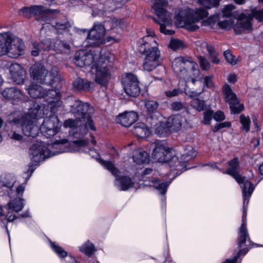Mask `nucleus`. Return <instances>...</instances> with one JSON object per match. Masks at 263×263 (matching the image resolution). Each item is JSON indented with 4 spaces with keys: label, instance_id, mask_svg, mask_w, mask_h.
<instances>
[{
    "label": "nucleus",
    "instance_id": "18",
    "mask_svg": "<svg viewBox=\"0 0 263 263\" xmlns=\"http://www.w3.org/2000/svg\"><path fill=\"white\" fill-rule=\"evenodd\" d=\"M239 162L238 158L235 157L227 162V169L223 173L232 176L235 180L241 185L242 192L243 187L246 182H251L246 179V177H242L239 174Z\"/></svg>",
    "mask_w": 263,
    "mask_h": 263
},
{
    "label": "nucleus",
    "instance_id": "17",
    "mask_svg": "<svg viewBox=\"0 0 263 263\" xmlns=\"http://www.w3.org/2000/svg\"><path fill=\"white\" fill-rule=\"evenodd\" d=\"M222 92L225 101L229 105L231 112L238 114L243 110V104H240L236 95L233 91L228 84H225L222 87Z\"/></svg>",
    "mask_w": 263,
    "mask_h": 263
},
{
    "label": "nucleus",
    "instance_id": "56",
    "mask_svg": "<svg viewBox=\"0 0 263 263\" xmlns=\"http://www.w3.org/2000/svg\"><path fill=\"white\" fill-rule=\"evenodd\" d=\"M218 26L222 29H229L232 25V22L229 20H224L218 22Z\"/></svg>",
    "mask_w": 263,
    "mask_h": 263
},
{
    "label": "nucleus",
    "instance_id": "27",
    "mask_svg": "<svg viewBox=\"0 0 263 263\" xmlns=\"http://www.w3.org/2000/svg\"><path fill=\"white\" fill-rule=\"evenodd\" d=\"M133 158L134 161L138 164L148 163L149 156L147 152L142 148H139L134 152Z\"/></svg>",
    "mask_w": 263,
    "mask_h": 263
},
{
    "label": "nucleus",
    "instance_id": "2",
    "mask_svg": "<svg viewBox=\"0 0 263 263\" xmlns=\"http://www.w3.org/2000/svg\"><path fill=\"white\" fill-rule=\"evenodd\" d=\"M25 89L30 97L34 99L44 98L48 105H45V108L50 109L51 113L54 114L58 111L62 106V102L60 100V93L57 89H49L48 91L44 89L42 86L35 84L33 82L29 86H26ZM38 104L35 105L34 107Z\"/></svg>",
    "mask_w": 263,
    "mask_h": 263
},
{
    "label": "nucleus",
    "instance_id": "10",
    "mask_svg": "<svg viewBox=\"0 0 263 263\" xmlns=\"http://www.w3.org/2000/svg\"><path fill=\"white\" fill-rule=\"evenodd\" d=\"M58 152L52 153L46 147L45 144L41 141L33 143L30 147L29 154L32 162L38 163L45 159L53 156Z\"/></svg>",
    "mask_w": 263,
    "mask_h": 263
},
{
    "label": "nucleus",
    "instance_id": "13",
    "mask_svg": "<svg viewBox=\"0 0 263 263\" xmlns=\"http://www.w3.org/2000/svg\"><path fill=\"white\" fill-rule=\"evenodd\" d=\"M70 111L76 117L75 120L91 119L93 108L88 103L79 100L73 101L70 105Z\"/></svg>",
    "mask_w": 263,
    "mask_h": 263
},
{
    "label": "nucleus",
    "instance_id": "50",
    "mask_svg": "<svg viewBox=\"0 0 263 263\" xmlns=\"http://www.w3.org/2000/svg\"><path fill=\"white\" fill-rule=\"evenodd\" d=\"M251 15L259 22L263 21V9L260 10L254 9L251 12Z\"/></svg>",
    "mask_w": 263,
    "mask_h": 263
},
{
    "label": "nucleus",
    "instance_id": "45",
    "mask_svg": "<svg viewBox=\"0 0 263 263\" xmlns=\"http://www.w3.org/2000/svg\"><path fill=\"white\" fill-rule=\"evenodd\" d=\"M153 185L161 194H165L169 184L166 182L160 183L158 180H155Z\"/></svg>",
    "mask_w": 263,
    "mask_h": 263
},
{
    "label": "nucleus",
    "instance_id": "53",
    "mask_svg": "<svg viewBox=\"0 0 263 263\" xmlns=\"http://www.w3.org/2000/svg\"><path fill=\"white\" fill-rule=\"evenodd\" d=\"M224 57L226 60L229 63L235 65L237 63V60L235 57H234L229 51H226L224 52Z\"/></svg>",
    "mask_w": 263,
    "mask_h": 263
},
{
    "label": "nucleus",
    "instance_id": "26",
    "mask_svg": "<svg viewBox=\"0 0 263 263\" xmlns=\"http://www.w3.org/2000/svg\"><path fill=\"white\" fill-rule=\"evenodd\" d=\"M2 95L7 100H20L23 97L21 90L15 87L6 88L2 91Z\"/></svg>",
    "mask_w": 263,
    "mask_h": 263
},
{
    "label": "nucleus",
    "instance_id": "25",
    "mask_svg": "<svg viewBox=\"0 0 263 263\" xmlns=\"http://www.w3.org/2000/svg\"><path fill=\"white\" fill-rule=\"evenodd\" d=\"M54 50L57 53L68 55L71 52V46L70 44L61 40H55L53 42Z\"/></svg>",
    "mask_w": 263,
    "mask_h": 263
},
{
    "label": "nucleus",
    "instance_id": "52",
    "mask_svg": "<svg viewBox=\"0 0 263 263\" xmlns=\"http://www.w3.org/2000/svg\"><path fill=\"white\" fill-rule=\"evenodd\" d=\"M172 68L176 73L181 72V59L178 58L175 59L172 63Z\"/></svg>",
    "mask_w": 263,
    "mask_h": 263
},
{
    "label": "nucleus",
    "instance_id": "4",
    "mask_svg": "<svg viewBox=\"0 0 263 263\" xmlns=\"http://www.w3.org/2000/svg\"><path fill=\"white\" fill-rule=\"evenodd\" d=\"M24 47L20 38L12 37L8 33L0 34V56L7 54L12 58H17L22 54Z\"/></svg>",
    "mask_w": 263,
    "mask_h": 263
},
{
    "label": "nucleus",
    "instance_id": "40",
    "mask_svg": "<svg viewBox=\"0 0 263 263\" xmlns=\"http://www.w3.org/2000/svg\"><path fill=\"white\" fill-rule=\"evenodd\" d=\"M80 251L88 256L92 255L95 251V246L89 241L86 242L80 248Z\"/></svg>",
    "mask_w": 263,
    "mask_h": 263
},
{
    "label": "nucleus",
    "instance_id": "32",
    "mask_svg": "<svg viewBox=\"0 0 263 263\" xmlns=\"http://www.w3.org/2000/svg\"><path fill=\"white\" fill-rule=\"evenodd\" d=\"M153 124H154V122L152 123V125H153ZM154 126L155 127V133L160 137H166L172 132L168 125L163 123L157 125L156 128V123H155Z\"/></svg>",
    "mask_w": 263,
    "mask_h": 263
},
{
    "label": "nucleus",
    "instance_id": "61",
    "mask_svg": "<svg viewBox=\"0 0 263 263\" xmlns=\"http://www.w3.org/2000/svg\"><path fill=\"white\" fill-rule=\"evenodd\" d=\"M213 118L216 121H221L225 119V116L223 112L217 111L215 113L213 112Z\"/></svg>",
    "mask_w": 263,
    "mask_h": 263
},
{
    "label": "nucleus",
    "instance_id": "58",
    "mask_svg": "<svg viewBox=\"0 0 263 263\" xmlns=\"http://www.w3.org/2000/svg\"><path fill=\"white\" fill-rule=\"evenodd\" d=\"M212 79V76H206L204 78L200 79V82H201L203 81L204 86L208 88H210L213 86Z\"/></svg>",
    "mask_w": 263,
    "mask_h": 263
},
{
    "label": "nucleus",
    "instance_id": "21",
    "mask_svg": "<svg viewBox=\"0 0 263 263\" xmlns=\"http://www.w3.org/2000/svg\"><path fill=\"white\" fill-rule=\"evenodd\" d=\"M93 60L94 57L92 53L85 51H80L76 53L73 61L76 65L82 67L90 65Z\"/></svg>",
    "mask_w": 263,
    "mask_h": 263
},
{
    "label": "nucleus",
    "instance_id": "1",
    "mask_svg": "<svg viewBox=\"0 0 263 263\" xmlns=\"http://www.w3.org/2000/svg\"><path fill=\"white\" fill-rule=\"evenodd\" d=\"M45 105H37L28 110L27 114H22L18 111L14 112L8 115L7 121L10 123L18 126L20 125L24 135L35 137L39 133V127L35 123L36 119L44 117L47 115L49 110L45 108Z\"/></svg>",
    "mask_w": 263,
    "mask_h": 263
},
{
    "label": "nucleus",
    "instance_id": "46",
    "mask_svg": "<svg viewBox=\"0 0 263 263\" xmlns=\"http://www.w3.org/2000/svg\"><path fill=\"white\" fill-rule=\"evenodd\" d=\"M154 4L152 7V8L154 10L155 13H156V7L158 10L161 11L162 10H165L163 7L167 5V2L165 0H153Z\"/></svg>",
    "mask_w": 263,
    "mask_h": 263
},
{
    "label": "nucleus",
    "instance_id": "60",
    "mask_svg": "<svg viewBox=\"0 0 263 263\" xmlns=\"http://www.w3.org/2000/svg\"><path fill=\"white\" fill-rule=\"evenodd\" d=\"M174 20L176 26L178 28L181 27V10L179 9L175 11Z\"/></svg>",
    "mask_w": 263,
    "mask_h": 263
},
{
    "label": "nucleus",
    "instance_id": "24",
    "mask_svg": "<svg viewBox=\"0 0 263 263\" xmlns=\"http://www.w3.org/2000/svg\"><path fill=\"white\" fill-rule=\"evenodd\" d=\"M53 43L50 39L43 40L41 43L34 42L31 54L33 56H37L42 51H47L51 49L52 44Z\"/></svg>",
    "mask_w": 263,
    "mask_h": 263
},
{
    "label": "nucleus",
    "instance_id": "9",
    "mask_svg": "<svg viewBox=\"0 0 263 263\" xmlns=\"http://www.w3.org/2000/svg\"><path fill=\"white\" fill-rule=\"evenodd\" d=\"M63 125L69 127V133L76 138H81L87 133L89 129L95 130L96 127L92 119L74 120L69 119L65 121Z\"/></svg>",
    "mask_w": 263,
    "mask_h": 263
},
{
    "label": "nucleus",
    "instance_id": "33",
    "mask_svg": "<svg viewBox=\"0 0 263 263\" xmlns=\"http://www.w3.org/2000/svg\"><path fill=\"white\" fill-rule=\"evenodd\" d=\"M147 35L140 39L139 42L140 46L144 45V44H146L147 42L151 44L150 47L153 46H156L157 44L156 40L154 38V35H155L154 32L151 29H147Z\"/></svg>",
    "mask_w": 263,
    "mask_h": 263
},
{
    "label": "nucleus",
    "instance_id": "20",
    "mask_svg": "<svg viewBox=\"0 0 263 263\" xmlns=\"http://www.w3.org/2000/svg\"><path fill=\"white\" fill-rule=\"evenodd\" d=\"M10 79L16 84H23L25 78V71L18 64H12L10 67Z\"/></svg>",
    "mask_w": 263,
    "mask_h": 263
},
{
    "label": "nucleus",
    "instance_id": "28",
    "mask_svg": "<svg viewBox=\"0 0 263 263\" xmlns=\"http://www.w3.org/2000/svg\"><path fill=\"white\" fill-rule=\"evenodd\" d=\"M132 133L139 138H145L149 133L148 127L143 123L136 124L132 129Z\"/></svg>",
    "mask_w": 263,
    "mask_h": 263
},
{
    "label": "nucleus",
    "instance_id": "12",
    "mask_svg": "<svg viewBox=\"0 0 263 263\" xmlns=\"http://www.w3.org/2000/svg\"><path fill=\"white\" fill-rule=\"evenodd\" d=\"M100 162L104 167L109 171L113 175L116 177L115 184L119 190L126 191L133 186L134 183L129 177L127 176L118 177L119 172L115 167L112 163L103 160H100Z\"/></svg>",
    "mask_w": 263,
    "mask_h": 263
},
{
    "label": "nucleus",
    "instance_id": "39",
    "mask_svg": "<svg viewBox=\"0 0 263 263\" xmlns=\"http://www.w3.org/2000/svg\"><path fill=\"white\" fill-rule=\"evenodd\" d=\"M191 105L199 111L204 110L206 108L205 102L197 98L192 99Z\"/></svg>",
    "mask_w": 263,
    "mask_h": 263
},
{
    "label": "nucleus",
    "instance_id": "64",
    "mask_svg": "<svg viewBox=\"0 0 263 263\" xmlns=\"http://www.w3.org/2000/svg\"><path fill=\"white\" fill-rule=\"evenodd\" d=\"M172 108L174 111H178L181 109V103L178 102H174L171 104Z\"/></svg>",
    "mask_w": 263,
    "mask_h": 263
},
{
    "label": "nucleus",
    "instance_id": "8",
    "mask_svg": "<svg viewBox=\"0 0 263 263\" xmlns=\"http://www.w3.org/2000/svg\"><path fill=\"white\" fill-rule=\"evenodd\" d=\"M150 46L151 44L146 42L144 45L139 47V51L145 55L143 68L147 71L153 70L162 62L160 51L157 47L155 46Z\"/></svg>",
    "mask_w": 263,
    "mask_h": 263
},
{
    "label": "nucleus",
    "instance_id": "3",
    "mask_svg": "<svg viewBox=\"0 0 263 263\" xmlns=\"http://www.w3.org/2000/svg\"><path fill=\"white\" fill-rule=\"evenodd\" d=\"M30 73L34 82L52 87H57L61 80L57 67H52L48 72L43 64L37 63L31 67Z\"/></svg>",
    "mask_w": 263,
    "mask_h": 263
},
{
    "label": "nucleus",
    "instance_id": "15",
    "mask_svg": "<svg viewBox=\"0 0 263 263\" xmlns=\"http://www.w3.org/2000/svg\"><path fill=\"white\" fill-rule=\"evenodd\" d=\"M62 123L57 116L50 115L44 119L40 130L41 134L47 138H50L55 135L60 130Z\"/></svg>",
    "mask_w": 263,
    "mask_h": 263
},
{
    "label": "nucleus",
    "instance_id": "63",
    "mask_svg": "<svg viewBox=\"0 0 263 263\" xmlns=\"http://www.w3.org/2000/svg\"><path fill=\"white\" fill-rule=\"evenodd\" d=\"M10 138L13 140L17 141H22L23 137L21 134L14 131L10 135Z\"/></svg>",
    "mask_w": 263,
    "mask_h": 263
},
{
    "label": "nucleus",
    "instance_id": "38",
    "mask_svg": "<svg viewBox=\"0 0 263 263\" xmlns=\"http://www.w3.org/2000/svg\"><path fill=\"white\" fill-rule=\"evenodd\" d=\"M52 25L53 27L60 32H61L63 30L68 29L70 27L69 23L66 20L53 22Z\"/></svg>",
    "mask_w": 263,
    "mask_h": 263
},
{
    "label": "nucleus",
    "instance_id": "51",
    "mask_svg": "<svg viewBox=\"0 0 263 263\" xmlns=\"http://www.w3.org/2000/svg\"><path fill=\"white\" fill-rule=\"evenodd\" d=\"M198 59L200 66L203 70H207L209 69L210 64L204 57L200 56Z\"/></svg>",
    "mask_w": 263,
    "mask_h": 263
},
{
    "label": "nucleus",
    "instance_id": "16",
    "mask_svg": "<svg viewBox=\"0 0 263 263\" xmlns=\"http://www.w3.org/2000/svg\"><path fill=\"white\" fill-rule=\"evenodd\" d=\"M122 84L125 92L129 96L136 97L140 92L137 77L133 73H126L122 79Z\"/></svg>",
    "mask_w": 263,
    "mask_h": 263
},
{
    "label": "nucleus",
    "instance_id": "48",
    "mask_svg": "<svg viewBox=\"0 0 263 263\" xmlns=\"http://www.w3.org/2000/svg\"><path fill=\"white\" fill-rule=\"evenodd\" d=\"M212 118H213V111L211 110L205 111L203 113V123L204 124H210Z\"/></svg>",
    "mask_w": 263,
    "mask_h": 263
},
{
    "label": "nucleus",
    "instance_id": "7",
    "mask_svg": "<svg viewBox=\"0 0 263 263\" xmlns=\"http://www.w3.org/2000/svg\"><path fill=\"white\" fill-rule=\"evenodd\" d=\"M152 158L158 162H168L170 167L179 165L180 162L176 156V153L173 148L166 146L164 144L158 142L155 144Z\"/></svg>",
    "mask_w": 263,
    "mask_h": 263
},
{
    "label": "nucleus",
    "instance_id": "19",
    "mask_svg": "<svg viewBox=\"0 0 263 263\" xmlns=\"http://www.w3.org/2000/svg\"><path fill=\"white\" fill-rule=\"evenodd\" d=\"M155 14L157 15L159 20L154 17H153V19L155 22L160 25V32L165 35L173 34L174 33V31L166 28V26H171L172 24L171 13L166 10L160 11L156 8Z\"/></svg>",
    "mask_w": 263,
    "mask_h": 263
},
{
    "label": "nucleus",
    "instance_id": "34",
    "mask_svg": "<svg viewBox=\"0 0 263 263\" xmlns=\"http://www.w3.org/2000/svg\"><path fill=\"white\" fill-rule=\"evenodd\" d=\"M9 210L18 212L22 210L24 204L23 203V199L19 198L10 201L8 204Z\"/></svg>",
    "mask_w": 263,
    "mask_h": 263
},
{
    "label": "nucleus",
    "instance_id": "14",
    "mask_svg": "<svg viewBox=\"0 0 263 263\" xmlns=\"http://www.w3.org/2000/svg\"><path fill=\"white\" fill-rule=\"evenodd\" d=\"M188 18H185L182 16V22H184V27L189 30L195 31L198 27L194 24L208 16V12L203 8H196L195 10L187 9Z\"/></svg>",
    "mask_w": 263,
    "mask_h": 263
},
{
    "label": "nucleus",
    "instance_id": "22",
    "mask_svg": "<svg viewBox=\"0 0 263 263\" xmlns=\"http://www.w3.org/2000/svg\"><path fill=\"white\" fill-rule=\"evenodd\" d=\"M196 156V151L192 146H187L184 148L183 154H182V173L193 167L190 165L189 162Z\"/></svg>",
    "mask_w": 263,
    "mask_h": 263
},
{
    "label": "nucleus",
    "instance_id": "37",
    "mask_svg": "<svg viewBox=\"0 0 263 263\" xmlns=\"http://www.w3.org/2000/svg\"><path fill=\"white\" fill-rule=\"evenodd\" d=\"M73 143L77 147H78L77 151H78L86 153L87 152V150H89L92 153L93 152V150L88 148V144L89 143V141L87 139L77 140L73 141Z\"/></svg>",
    "mask_w": 263,
    "mask_h": 263
},
{
    "label": "nucleus",
    "instance_id": "30",
    "mask_svg": "<svg viewBox=\"0 0 263 263\" xmlns=\"http://www.w3.org/2000/svg\"><path fill=\"white\" fill-rule=\"evenodd\" d=\"M92 83L80 78H77L72 83L73 88L77 90H89L91 89Z\"/></svg>",
    "mask_w": 263,
    "mask_h": 263
},
{
    "label": "nucleus",
    "instance_id": "36",
    "mask_svg": "<svg viewBox=\"0 0 263 263\" xmlns=\"http://www.w3.org/2000/svg\"><path fill=\"white\" fill-rule=\"evenodd\" d=\"M180 118L181 116L178 115H174L169 118L167 125L170 129H171V132L178 129L181 125Z\"/></svg>",
    "mask_w": 263,
    "mask_h": 263
},
{
    "label": "nucleus",
    "instance_id": "57",
    "mask_svg": "<svg viewBox=\"0 0 263 263\" xmlns=\"http://www.w3.org/2000/svg\"><path fill=\"white\" fill-rule=\"evenodd\" d=\"M165 95L168 98H171L178 96L181 93V90L179 88H176L172 90L165 91Z\"/></svg>",
    "mask_w": 263,
    "mask_h": 263
},
{
    "label": "nucleus",
    "instance_id": "11",
    "mask_svg": "<svg viewBox=\"0 0 263 263\" xmlns=\"http://www.w3.org/2000/svg\"><path fill=\"white\" fill-rule=\"evenodd\" d=\"M106 29L101 23H96L89 31L86 42V46L92 47L98 46L103 44L106 41L104 39Z\"/></svg>",
    "mask_w": 263,
    "mask_h": 263
},
{
    "label": "nucleus",
    "instance_id": "31",
    "mask_svg": "<svg viewBox=\"0 0 263 263\" xmlns=\"http://www.w3.org/2000/svg\"><path fill=\"white\" fill-rule=\"evenodd\" d=\"M15 178L11 174H5L1 176L0 185L2 187L11 190L14 185Z\"/></svg>",
    "mask_w": 263,
    "mask_h": 263
},
{
    "label": "nucleus",
    "instance_id": "5",
    "mask_svg": "<svg viewBox=\"0 0 263 263\" xmlns=\"http://www.w3.org/2000/svg\"><path fill=\"white\" fill-rule=\"evenodd\" d=\"M182 74L189 75V78L185 80L186 84L184 87L185 93L191 98L197 97L200 95L203 89L200 92L191 90L189 88L197 82L196 78L199 76V70L198 65L191 60H185L182 57Z\"/></svg>",
    "mask_w": 263,
    "mask_h": 263
},
{
    "label": "nucleus",
    "instance_id": "42",
    "mask_svg": "<svg viewBox=\"0 0 263 263\" xmlns=\"http://www.w3.org/2000/svg\"><path fill=\"white\" fill-rule=\"evenodd\" d=\"M240 122L241 124V130H245L246 132H249L250 129L251 124L250 118L246 116L245 115H241L240 116Z\"/></svg>",
    "mask_w": 263,
    "mask_h": 263
},
{
    "label": "nucleus",
    "instance_id": "55",
    "mask_svg": "<svg viewBox=\"0 0 263 263\" xmlns=\"http://www.w3.org/2000/svg\"><path fill=\"white\" fill-rule=\"evenodd\" d=\"M20 14L27 18H30L32 16L31 7H24L20 10Z\"/></svg>",
    "mask_w": 263,
    "mask_h": 263
},
{
    "label": "nucleus",
    "instance_id": "54",
    "mask_svg": "<svg viewBox=\"0 0 263 263\" xmlns=\"http://www.w3.org/2000/svg\"><path fill=\"white\" fill-rule=\"evenodd\" d=\"M235 8L233 5H228L224 7L222 10V15L224 17H229L232 14V11Z\"/></svg>",
    "mask_w": 263,
    "mask_h": 263
},
{
    "label": "nucleus",
    "instance_id": "59",
    "mask_svg": "<svg viewBox=\"0 0 263 263\" xmlns=\"http://www.w3.org/2000/svg\"><path fill=\"white\" fill-rule=\"evenodd\" d=\"M181 47V41L176 39H172L170 41V47L174 50H176Z\"/></svg>",
    "mask_w": 263,
    "mask_h": 263
},
{
    "label": "nucleus",
    "instance_id": "44",
    "mask_svg": "<svg viewBox=\"0 0 263 263\" xmlns=\"http://www.w3.org/2000/svg\"><path fill=\"white\" fill-rule=\"evenodd\" d=\"M159 104L157 101L154 100H146L145 101V107L149 112H154L157 110Z\"/></svg>",
    "mask_w": 263,
    "mask_h": 263
},
{
    "label": "nucleus",
    "instance_id": "6",
    "mask_svg": "<svg viewBox=\"0 0 263 263\" xmlns=\"http://www.w3.org/2000/svg\"><path fill=\"white\" fill-rule=\"evenodd\" d=\"M111 62L107 55H101L94 62L91 67V72L95 74V80L98 84L106 86L110 78V68Z\"/></svg>",
    "mask_w": 263,
    "mask_h": 263
},
{
    "label": "nucleus",
    "instance_id": "62",
    "mask_svg": "<svg viewBox=\"0 0 263 263\" xmlns=\"http://www.w3.org/2000/svg\"><path fill=\"white\" fill-rule=\"evenodd\" d=\"M37 164H34L33 163H30L28 165V168L26 173V174L28 175V178H29L34 171L35 170Z\"/></svg>",
    "mask_w": 263,
    "mask_h": 263
},
{
    "label": "nucleus",
    "instance_id": "47",
    "mask_svg": "<svg viewBox=\"0 0 263 263\" xmlns=\"http://www.w3.org/2000/svg\"><path fill=\"white\" fill-rule=\"evenodd\" d=\"M32 16L33 15H43L47 11V9L42 6H31Z\"/></svg>",
    "mask_w": 263,
    "mask_h": 263
},
{
    "label": "nucleus",
    "instance_id": "35",
    "mask_svg": "<svg viewBox=\"0 0 263 263\" xmlns=\"http://www.w3.org/2000/svg\"><path fill=\"white\" fill-rule=\"evenodd\" d=\"M201 45L203 47L206 48L209 53L211 62L215 64L219 63V60L217 58V53L215 51L214 48L212 45H209L204 42L201 43Z\"/></svg>",
    "mask_w": 263,
    "mask_h": 263
},
{
    "label": "nucleus",
    "instance_id": "23",
    "mask_svg": "<svg viewBox=\"0 0 263 263\" xmlns=\"http://www.w3.org/2000/svg\"><path fill=\"white\" fill-rule=\"evenodd\" d=\"M138 119V115L135 111H125L117 117L116 121L118 123L123 126L129 127Z\"/></svg>",
    "mask_w": 263,
    "mask_h": 263
},
{
    "label": "nucleus",
    "instance_id": "43",
    "mask_svg": "<svg viewBox=\"0 0 263 263\" xmlns=\"http://www.w3.org/2000/svg\"><path fill=\"white\" fill-rule=\"evenodd\" d=\"M50 247L53 251L60 258H64L67 256V253L62 247L57 245L54 242H50Z\"/></svg>",
    "mask_w": 263,
    "mask_h": 263
},
{
    "label": "nucleus",
    "instance_id": "41",
    "mask_svg": "<svg viewBox=\"0 0 263 263\" xmlns=\"http://www.w3.org/2000/svg\"><path fill=\"white\" fill-rule=\"evenodd\" d=\"M221 0H197V3L206 9H210L219 5Z\"/></svg>",
    "mask_w": 263,
    "mask_h": 263
},
{
    "label": "nucleus",
    "instance_id": "49",
    "mask_svg": "<svg viewBox=\"0 0 263 263\" xmlns=\"http://www.w3.org/2000/svg\"><path fill=\"white\" fill-rule=\"evenodd\" d=\"M231 124L230 122H224L216 124L212 128V131L214 133H216L219 130L226 128V127H230Z\"/></svg>",
    "mask_w": 263,
    "mask_h": 263
},
{
    "label": "nucleus",
    "instance_id": "29",
    "mask_svg": "<svg viewBox=\"0 0 263 263\" xmlns=\"http://www.w3.org/2000/svg\"><path fill=\"white\" fill-rule=\"evenodd\" d=\"M252 27L251 20L249 18L239 19L234 26L236 33L239 34L246 30H250Z\"/></svg>",
    "mask_w": 263,
    "mask_h": 263
}]
</instances>
